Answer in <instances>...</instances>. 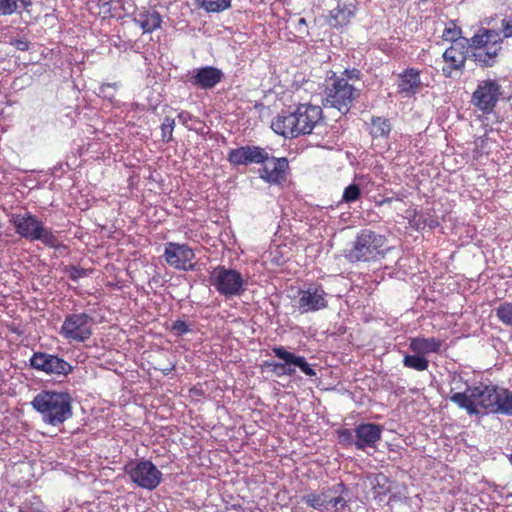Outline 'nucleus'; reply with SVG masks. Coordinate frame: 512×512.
<instances>
[{
	"label": "nucleus",
	"instance_id": "obj_1",
	"mask_svg": "<svg viewBox=\"0 0 512 512\" xmlns=\"http://www.w3.org/2000/svg\"><path fill=\"white\" fill-rule=\"evenodd\" d=\"M450 401L458 407L465 409L469 415L481 412L493 413L496 402L497 386L484 382H475L472 385L462 381L460 376H453L451 381Z\"/></svg>",
	"mask_w": 512,
	"mask_h": 512
},
{
	"label": "nucleus",
	"instance_id": "obj_2",
	"mask_svg": "<svg viewBox=\"0 0 512 512\" xmlns=\"http://www.w3.org/2000/svg\"><path fill=\"white\" fill-rule=\"evenodd\" d=\"M470 59L481 68H491L498 62L502 52L503 38L496 29L480 27L476 33L467 38Z\"/></svg>",
	"mask_w": 512,
	"mask_h": 512
},
{
	"label": "nucleus",
	"instance_id": "obj_3",
	"mask_svg": "<svg viewBox=\"0 0 512 512\" xmlns=\"http://www.w3.org/2000/svg\"><path fill=\"white\" fill-rule=\"evenodd\" d=\"M31 404L42 420L52 426H58L72 416L71 397L66 392L42 391Z\"/></svg>",
	"mask_w": 512,
	"mask_h": 512
},
{
	"label": "nucleus",
	"instance_id": "obj_4",
	"mask_svg": "<svg viewBox=\"0 0 512 512\" xmlns=\"http://www.w3.org/2000/svg\"><path fill=\"white\" fill-rule=\"evenodd\" d=\"M387 249L385 236L363 229L356 235L352 246L345 250L344 256L350 262H371L383 258Z\"/></svg>",
	"mask_w": 512,
	"mask_h": 512
},
{
	"label": "nucleus",
	"instance_id": "obj_5",
	"mask_svg": "<svg viewBox=\"0 0 512 512\" xmlns=\"http://www.w3.org/2000/svg\"><path fill=\"white\" fill-rule=\"evenodd\" d=\"M10 222L21 237L29 241H41L44 245L52 248L58 246V239L53 231L45 227L36 215L30 212L12 214Z\"/></svg>",
	"mask_w": 512,
	"mask_h": 512
},
{
	"label": "nucleus",
	"instance_id": "obj_6",
	"mask_svg": "<svg viewBox=\"0 0 512 512\" xmlns=\"http://www.w3.org/2000/svg\"><path fill=\"white\" fill-rule=\"evenodd\" d=\"M361 90L353 83H348L344 78H333L325 89L324 106L337 109L341 114H346L353 102L359 98Z\"/></svg>",
	"mask_w": 512,
	"mask_h": 512
},
{
	"label": "nucleus",
	"instance_id": "obj_7",
	"mask_svg": "<svg viewBox=\"0 0 512 512\" xmlns=\"http://www.w3.org/2000/svg\"><path fill=\"white\" fill-rule=\"evenodd\" d=\"M209 282L220 295L226 298L240 296L245 291V280L242 274L222 265H218L210 272Z\"/></svg>",
	"mask_w": 512,
	"mask_h": 512
},
{
	"label": "nucleus",
	"instance_id": "obj_8",
	"mask_svg": "<svg viewBox=\"0 0 512 512\" xmlns=\"http://www.w3.org/2000/svg\"><path fill=\"white\" fill-rule=\"evenodd\" d=\"M124 470L130 480L143 489L154 490L162 481V472L150 460H132Z\"/></svg>",
	"mask_w": 512,
	"mask_h": 512
},
{
	"label": "nucleus",
	"instance_id": "obj_9",
	"mask_svg": "<svg viewBox=\"0 0 512 512\" xmlns=\"http://www.w3.org/2000/svg\"><path fill=\"white\" fill-rule=\"evenodd\" d=\"M93 318L87 313L68 314L60 328V335L69 343H83L93 334Z\"/></svg>",
	"mask_w": 512,
	"mask_h": 512
},
{
	"label": "nucleus",
	"instance_id": "obj_10",
	"mask_svg": "<svg viewBox=\"0 0 512 512\" xmlns=\"http://www.w3.org/2000/svg\"><path fill=\"white\" fill-rule=\"evenodd\" d=\"M273 354L284 361V363H278L275 361H266L265 366L270 368L278 376L280 375H293L295 373V368L292 366L298 367L305 375L309 377H313L316 375L315 370L311 367V365L306 361L305 357L295 355L287 351L282 346H275L272 348Z\"/></svg>",
	"mask_w": 512,
	"mask_h": 512
},
{
	"label": "nucleus",
	"instance_id": "obj_11",
	"mask_svg": "<svg viewBox=\"0 0 512 512\" xmlns=\"http://www.w3.org/2000/svg\"><path fill=\"white\" fill-rule=\"evenodd\" d=\"M502 95L501 85L496 79L479 80L472 93V105L484 114H490Z\"/></svg>",
	"mask_w": 512,
	"mask_h": 512
},
{
	"label": "nucleus",
	"instance_id": "obj_12",
	"mask_svg": "<svg viewBox=\"0 0 512 512\" xmlns=\"http://www.w3.org/2000/svg\"><path fill=\"white\" fill-rule=\"evenodd\" d=\"M29 362L33 369L49 375L67 376L73 370L72 365L64 359L45 352H35Z\"/></svg>",
	"mask_w": 512,
	"mask_h": 512
},
{
	"label": "nucleus",
	"instance_id": "obj_13",
	"mask_svg": "<svg viewBox=\"0 0 512 512\" xmlns=\"http://www.w3.org/2000/svg\"><path fill=\"white\" fill-rule=\"evenodd\" d=\"M163 256L166 263L174 269L188 271L194 267L195 254L186 244L166 243Z\"/></svg>",
	"mask_w": 512,
	"mask_h": 512
},
{
	"label": "nucleus",
	"instance_id": "obj_14",
	"mask_svg": "<svg viewBox=\"0 0 512 512\" xmlns=\"http://www.w3.org/2000/svg\"><path fill=\"white\" fill-rule=\"evenodd\" d=\"M328 294L320 285H310L299 291L297 308L304 314L327 308Z\"/></svg>",
	"mask_w": 512,
	"mask_h": 512
},
{
	"label": "nucleus",
	"instance_id": "obj_15",
	"mask_svg": "<svg viewBox=\"0 0 512 512\" xmlns=\"http://www.w3.org/2000/svg\"><path fill=\"white\" fill-rule=\"evenodd\" d=\"M443 60L446 66L443 67L442 71L446 76H450L452 71L463 70L465 67L466 60L470 59L469 43L467 38H463L460 41L451 44L443 55Z\"/></svg>",
	"mask_w": 512,
	"mask_h": 512
},
{
	"label": "nucleus",
	"instance_id": "obj_16",
	"mask_svg": "<svg viewBox=\"0 0 512 512\" xmlns=\"http://www.w3.org/2000/svg\"><path fill=\"white\" fill-rule=\"evenodd\" d=\"M270 159L269 153L262 147L247 145L229 151L227 160L233 166L262 164Z\"/></svg>",
	"mask_w": 512,
	"mask_h": 512
},
{
	"label": "nucleus",
	"instance_id": "obj_17",
	"mask_svg": "<svg viewBox=\"0 0 512 512\" xmlns=\"http://www.w3.org/2000/svg\"><path fill=\"white\" fill-rule=\"evenodd\" d=\"M297 120L298 134H311L322 120V109L318 105L300 104L294 111Z\"/></svg>",
	"mask_w": 512,
	"mask_h": 512
},
{
	"label": "nucleus",
	"instance_id": "obj_18",
	"mask_svg": "<svg viewBox=\"0 0 512 512\" xmlns=\"http://www.w3.org/2000/svg\"><path fill=\"white\" fill-rule=\"evenodd\" d=\"M355 447L365 451L367 448H376L381 440L383 427L375 423H362L355 427Z\"/></svg>",
	"mask_w": 512,
	"mask_h": 512
},
{
	"label": "nucleus",
	"instance_id": "obj_19",
	"mask_svg": "<svg viewBox=\"0 0 512 512\" xmlns=\"http://www.w3.org/2000/svg\"><path fill=\"white\" fill-rule=\"evenodd\" d=\"M259 169L260 177L269 184H280L286 179V172L289 167L288 160L285 157L270 159L263 163Z\"/></svg>",
	"mask_w": 512,
	"mask_h": 512
},
{
	"label": "nucleus",
	"instance_id": "obj_20",
	"mask_svg": "<svg viewBox=\"0 0 512 512\" xmlns=\"http://www.w3.org/2000/svg\"><path fill=\"white\" fill-rule=\"evenodd\" d=\"M223 78L220 69L212 66L195 68L191 71L190 82L201 89L214 88Z\"/></svg>",
	"mask_w": 512,
	"mask_h": 512
},
{
	"label": "nucleus",
	"instance_id": "obj_21",
	"mask_svg": "<svg viewBox=\"0 0 512 512\" xmlns=\"http://www.w3.org/2000/svg\"><path fill=\"white\" fill-rule=\"evenodd\" d=\"M271 128L275 133L285 138H296L299 136V127H297L294 112L277 115L271 123Z\"/></svg>",
	"mask_w": 512,
	"mask_h": 512
},
{
	"label": "nucleus",
	"instance_id": "obj_22",
	"mask_svg": "<svg viewBox=\"0 0 512 512\" xmlns=\"http://www.w3.org/2000/svg\"><path fill=\"white\" fill-rule=\"evenodd\" d=\"M134 21L144 33H150L160 28L161 16L154 9H144L136 13Z\"/></svg>",
	"mask_w": 512,
	"mask_h": 512
},
{
	"label": "nucleus",
	"instance_id": "obj_23",
	"mask_svg": "<svg viewBox=\"0 0 512 512\" xmlns=\"http://www.w3.org/2000/svg\"><path fill=\"white\" fill-rule=\"evenodd\" d=\"M399 91L407 95L418 92L421 87L420 71L415 68H408L399 75Z\"/></svg>",
	"mask_w": 512,
	"mask_h": 512
},
{
	"label": "nucleus",
	"instance_id": "obj_24",
	"mask_svg": "<svg viewBox=\"0 0 512 512\" xmlns=\"http://www.w3.org/2000/svg\"><path fill=\"white\" fill-rule=\"evenodd\" d=\"M442 344L443 341L435 337H414L410 340L409 348L416 354L426 355L438 353Z\"/></svg>",
	"mask_w": 512,
	"mask_h": 512
},
{
	"label": "nucleus",
	"instance_id": "obj_25",
	"mask_svg": "<svg viewBox=\"0 0 512 512\" xmlns=\"http://www.w3.org/2000/svg\"><path fill=\"white\" fill-rule=\"evenodd\" d=\"M356 8L354 5H345L343 7H336L331 10L328 17L327 23L333 28H340L347 25L350 20L354 17Z\"/></svg>",
	"mask_w": 512,
	"mask_h": 512
},
{
	"label": "nucleus",
	"instance_id": "obj_26",
	"mask_svg": "<svg viewBox=\"0 0 512 512\" xmlns=\"http://www.w3.org/2000/svg\"><path fill=\"white\" fill-rule=\"evenodd\" d=\"M493 414L512 416V391L497 387Z\"/></svg>",
	"mask_w": 512,
	"mask_h": 512
},
{
	"label": "nucleus",
	"instance_id": "obj_27",
	"mask_svg": "<svg viewBox=\"0 0 512 512\" xmlns=\"http://www.w3.org/2000/svg\"><path fill=\"white\" fill-rule=\"evenodd\" d=\"M391 132V123L383 117H373L370 123V134L373 138H386Z\"/></svg>",
	"mask_w": 512,
	"mask_h": 512
},
{
	"label": "nucleus",
	"instance_id": "obj_28",
	"mask_svg": "<svg viewBox=\"0 0 512 512\" xmlns=\"http://www.w3.org/2000/svg\"><path fill=\"white\" fill-rule=\"evenodd\" d=\"M32 5V0H0V15H11L20 13Z\"/></svg>",
	"mask_w": 512,
	"mask_h": 512
},
{
	"label": "nucleus",
	"instance_id": "obj_29",
	"mask_svg": "<svg viewBox=\"0 0 512 512\" xmlns=\"http://www.w3.org/2000/svg\"><path fill=\"white\" fill-rule=\"evenodd\" d=\"M403 365L416 371H425L429 366V361L421 354L406 355L403 359Z\"/></svg>",
	"mask_w": 512,
	"mask_h": 512
},
{
	"label": "nucleus",
	"instance_id": "obj_30",
	"mask_svg": "<svg viewBox=\"0 0 512 512\" xmlns=\"http://www.w3.org/2000/svg\"><path fill=\"white\" fill-rule=\"evenodd\" d=\"M462 37V29L455 24L453 21H450L446 24L443 32H442V39L445 41H449L452 44L460 41L463 39Z\"/></svg>",
	"mask_w": 512,
	"mask_h": 512
},
{
	"label": "nucleus",
	"instance_id": "obj_31",
	"mask_svg": "<svg viewBox=\"0 0 512 512\" xmlns=\"http://www.w3.org/2000/svg\"><path fill=\"white\" fill-rule=\"evenodd\" d=\"M496 316L506 326H512V303H501L496 309Z\"/></svg>",
	"mask_w": 512,
	"mask_h": 512
},
{
	"label": "nucleus",
	"instance_id": "obj_32",
	"mask_svg": "<svg viewBox=\"0 0 512 512\" xmlns=\"http://www.w3.org/2000/svg\"><path fill=\"white\" fill-rule=\"evenodd\" d=\"M388 483V478L384 474H378L375 476L373 481L375 497H378L380 500H382V496H385L390 492V487H386V484Z\"/></svg>",
	"mask_w": 512,
	"mask_h": 512
},
{
	"label": "nucleus",
	"instance_id": "obj_33",
	"mask_svg": "<svg viewBox=\"0 0 512 512\" xmlns=\"http://www.w3.org/2000/svg\"><path fill=\"white\" fill-rule=\"evenodd\" d=\"M231 4V0H202V6L208 12H220L227 9Z\"/></svg>",
	"mask_w": 512,
	"mask_h": 512
},
{
	"label": "nucleus",
	"instance_id": "obj_34",
	"mask_svg": "<svg viewBox=\"0 0 512 512\" xmlns=\"http://www.w3.org/2000/svg\"><path fill=\"white\" fill-rule=\"evenodd\" d=\"M117 90V84L116 83H107L103 84L99 87L98 96L107 99L110 102H113L115 99V93Z\"/></svg>",
	"mask_w": 512,
	"mask_h": 512
},
{
	"label": "nucleus",
	"instance_id": "obj_35",
	"mask_svg": "<svg viewBox=\"0 0 512 512\" xmlns=\"http://www.w3.org/2000/svg\"><path fill=\"white\" fill-rule=\"evenodd\" d=\"M361 194L360 188L356 184H350L348 187L345 188L342 200L346 203H351L359 199Z\"/></svg>",
	"mask_w": 512,
	"mask_h": 512
},
{
	"label": "nucleus",
	"instance_id": "obj_36",
	"mask_svg": "<svg viewBox=\"0 0 512 512\" xmlns=\"http://www.w3.org/2000/svg\"><path fill=\"white\" fill-rule=\"evenodd\" d=\"M174 125H175L174 119H172L170 117L165 118L164 122L161 125L162 136H163L164 141L168 142L172 139Z\"/></svg>",
	"mask_w": 512,
	"mask_h": 512
},
{
	"label": "nucleus",
	"instance_id": "obj_37",
	"mask_svg": "<svg viewBox=\"0 0 512 512\" xmlns=\"http://www.w3.org/2000/svg\"><path fill=\"white\" fill-rule=\"evenodd\" d=\"M339 441L345 445H354L355 446V432L350 429H342L338 432Z\"/></svg>",
	"mask_w": 512,
	"mask_h": 512
},
{
	"label": "nucleus",
	"instance_id": "obj_38",
	"mask_svg": "<svg viewBox=\"0 0 512 512\" xmlns=\"http://www.w3.org/2000/svg\"><path fill=\"white\" fill-rule=\"evenodd\" d=\"M171 331L178 337L191 332L190 326L183 320H176L172 326Z\"/></svg>",
	"mask_w": 512,
	"mask_h": 512
},
{
	"label": "nucleus",
	"instance_id": "obj_39",
	"mask_svg": "<svg viewBox=\"0 0 512 512\" xmlns=\"http://www.w3.org/2000/svg\"><path fill=\"white\" fill-rule=\"evenodd\" d=\"M501 38L507 39L512 37V17L505 16L501 20Z\"/></svg>",
	"mask_w": 512,
	"mask_h": 512
},
{
	"label": "nucleus",
	"instance_id": "obj_40",
	"mask_svg": "<svg viewBox=\"0 0 512 512\" xmlns=\"http://www.w3.org/2000/svg\"><path fill=\"white\" fill-rule=\"evenodd\" d=\"M338 78H344L347 79L348 83L359 81L361 78V72L360 70L353 68V69H345L341 76Z\"/></svg>",
	"mask_w": 512,
	"mask_h": 512
},
{
	"label": "nucleus",
	"instance_id": "obj_41",
	"mask_svg": "<svg viewBox=\"0 0 512 512\" xmlns=\"http://www.w3.org/2000/svg\"><path fill=\"white\" fill-rule=\"evenodd\" d=\"M67 271L69 273L70 279L73 280V281H77L80 278H83V277L88 275V271L87 270H85L83 268H80V267H77V266H70L67 269Z\"/></svg>",
	"mask_w": 512,
	"mask_h": 512
},
{
	"label": "nucleus",
	"instance_id": "obj_42",
	"mask_svg": "<svg viewBox=\"0 0 512 512\" xmlns=\"http://www.w3.org/2000/svg\"><path fill=\"white\" fill-rule=\"evenodd\" d=\"M9 43L19 51H27L31 45L30 41L25 37L11 39Z\"/></svg>",
	"mask_w": 512,
	"mask_h": 512
},
{
	"label": "nucleus",
	"instance_id": "obj_43",
	"mask_svg": "<svg viewBox=\"0 0 512 512\" xmlns=\"http://www.w3.org/2000/svg\"><path fill=\"white\" fill-rule=\"evenodd\" d=\"M178 120L180 123H182L183 125L189 127V122L193 120V116L192 114H190L189 112L187 111H181L179 114H178Z\"/></svg>",
	"mask_w": 512,
	"mask_h": 512
},
{
	"label": "nucleus",
	"instance_id": "obj_44",
	"mask_svg": "<svg viewBox=\"0 0 512 512\" xmlns=\"http://www.w3.org/2000/svg\"><path fill=\"white\" fill-rule=\"evenodd\" d=\"M306 25H307V23H306L305 18H300L298 20V27H297L298 32H304Z\"/></svg>",
	"mask_w": 512,
	"mask_h": 512
},
{
	"label": "nucleus",
	"instance_id": "obj_45",
	"mask_svg": "<svg viewBox=\"0 0 512 512\" xmlns=\"http://www.w3.org/2000/svg\"><path fill=\"white\" fill-rule=\"evenodd\" d=\"M174 369H175V364L173 363L165 368H161L160 370L164 375H169Z\"/></svg>",
	"mask_w": 512,
	"mask_h": 512
},
{
	"label": "nucleus",
	"instance_id": "obj_46",
	"mask_svg": "<svg viewBox=\"0 0 512 512\" xmlns=\"http://www.w3.org/2000/svg\"><path fill=\"white\" fill-rule=\"evenodd\" d=\"M484 142H485V139H484V138H479V139H477V141H476V146H477L478 148H481V149H482V148H483V145H484Z\"/></svg>",
	"mask_w": 512,
	"mask_h": 512
},
{
	"label": "nucleus",
	"instance_id": "obj_47",
	"mask_svg": "<svg viewBox=\"0 0 512 512\" xmlns=\"http://www.w3.org/2000/svg\"><path fill=\"white\" fill-rule=\"evenodd\" d=\"M396 500H401V496H400V495H397V494H393V495H391V497L389 498V501H396Z\"/></svg>",
	"mask_w": 512,
	"mask_h": 512
}]
</instances>
